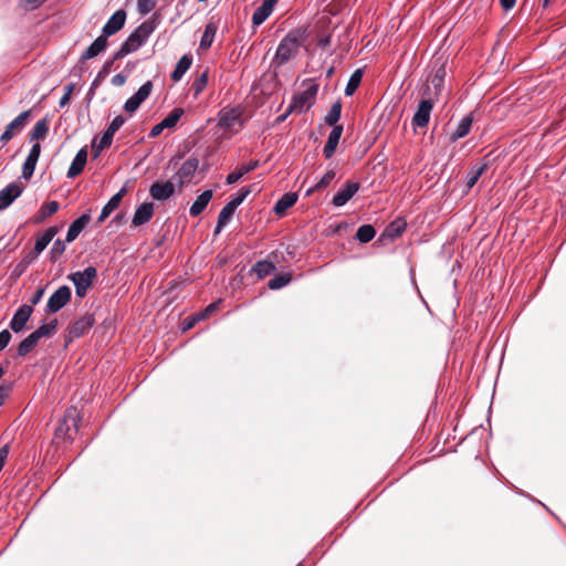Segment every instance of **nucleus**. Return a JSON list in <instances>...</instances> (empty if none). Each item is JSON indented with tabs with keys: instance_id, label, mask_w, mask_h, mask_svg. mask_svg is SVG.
Masks as SVG:
<instances>
[{
	"instance_id": "1",
	"label": "nucleus",
	"mask_w": 566,
	"mask_h": 566,
	"mask_svg": "<svg viewBox=\"0 0 566 566\" xmlns=\"http://www.w3.org/2000/svg\"><path fill=\"white\" fill-rule=\"evenodd\" d=\"M150 33V29L146 23L139 25L122 44L120 49L115 53L114 60H119L127 54L140 48Z\"/></svg>"
},
{
	"instance_id": "2",
	"label": "nucleus",
	"mask_w": 566,
	"mask_h": 566,
	"mask_svg": "<svg viewBox=\"0 0 566 566\" xmlns=\"http://www.w3.org/2000/svg\"><path fill=\"white\" fill-rule=\"evenodd\" d=\"M300 45L301 40L297 33L287 34L279 44L273 63L277 66L286 63L296 54Z\"/></svg>"
},
{
	"instance_id": "3",
	"label": "nucleus",
	"mask_w": 566,
	"mask_h": 566,
	"mask_svg": "<svg viewBox=\"0 0 566 566\" xmlns=\"http://www.w3.org/2000/svg\"><path fill=\"white\" fill-rule=\"evenodd\" d=\"M80 421L77 410L75 408L69 409L55 428V437L57 439L72 440L73 434L78 430Z\"/></svg>"
},
{
	"instance_id": "4",
	"label": "nucleus",
	"mask_w": 566,
	"mask_h": 566,
	"mask_svg": "<svg viewBox=\"0 0 566 566\" xmlns=\"http://www.w3.org/2000/svg\"><path fill=\"white\" fill-rule=\"evenodd\" d=\"M97 277V270L94 266H87L82 272H74L67 275L75 286V292L78 297H84L92 286L94 280Z\"/></svg>"
},
{
	"instance_id": "5",
	"label": "nucleus",
	"mask_w": 566,
	"mask_h": 566,
	"mask_svg": "<svg viewBox=\"0 0 566 566\" xmlns=\"http://www.w3.org/2000/svg\"><path fill=\"white\" fill-rule=\"evenodd\" d=\"M317 94V85L312 84L306 90L295 95L290 107L289 113H303L311 107Z\"/></svg>"
},
{
	"instance_id": "6",
	"label": "nucleus",
	"mask_w": 566,
	"mask_h": 566,
	"mask_svg": "<svg viewBox=\"0 0 566 566\" xmlns=\"http://www.w3.org/2000/svg\"><path fill=\"white\" fill-rule=\"evenodd\" d=\"M71 289L66 285L60 286L50 297L46 304V313H56L71 300Z\"/></svg>"
},
{
	"instance_id": "7",
	"label": "nucleus",
	"mask_w": 566,
	"mask_h": 566,
	"mask_svg": "<svg viewBox=\"0 0 566 566\" xmlns=\"http://www.w3.org/2000/svg\"><path fill=\"white\" fill-rule=\"evenodd\" d=\"M242 112L239 107H224L218 114L219 126L223 129L233 128L235 125L242 126Z\"/></svg>"
},
{
	"instance_id": "8",
	"label": "nucleus",
	"mask_w": 566,
	"mask_h": 566,
	"mask_svg": "<svg viewBox=\"0 0 566 566\" xmlns=\"http://www.w3.org/2000/svg\"><path fill=\"white\" fill-rule=\"evenodd\" d=\"M153 83L150 81H147L139 87V90L132 97H129L126 101L124 109L129 114L136 112L140 104L149 97Z\"/></svg>"
},
{
	"instance_id": "9",
	"label": "nucleus",
	"mask_w": 566,
	"mask_h": 566,
	"mask_svg": "<svg viewBox=\"0 0 566 566\" xmlns=\"http://www.w3.org/2000/svg\"><path fill=\"white\" fill-rule=\"evenodd\" d=\"M31 115L30 111L22 112L18 117H15L12 122H10L4 132L0 137V142L6 144L13 138L22 128L25 126L29 117Z\"/></svg>"
},
{
	"instance_id": "10",
	"label": "nucleus",
	"mask_w": 566,
	"mask_h": 566,
	"mask_svg": "<svg viewBox=\"0 0 566 566\" xmlns=\"http://www.w3.org/2000/svg\"><path fill=\"white\" fill-rule=\"evenodd\" d=\"M199 166V160L197 158L187 159L176 172L174 180L181 188L185 184H188L193 178Z\"/></svg>"
},
{
	"instance_id": "11",
	"label": "nucleus",
	"mask_w": 566,
	"mask_h": 566,
	"mask_svg": "<svg viewBox=\"0 0 566 566\" xmlns=\"http://www.w3.org/2000/svg\"><path fill=\"white\" fill-rule=\"evenodd\" d=\"M23 191V186L11 182L0 190V211L7 209Z\"/></svg>"
},
{
	"instance_id": "12",
	"label": "nucleus",
	"mask_w": 566,
	"mask_h": 566,
	"mask_svg": "<svg viewBox=\"0 0 566 566\" xmlns=\"http://www.w3.org/2000/svg\"><path fill=\"white\" fill-rule=\"evenodd\" d=\"M432 108L433 103L431 99H422L413 115L412 124L418 127H426L430 120Z\"/></svg>"
},
{
	"instance_id": "13",
	"label": "nucleus",
	"mask_w": 566,
	"mask_h": 566,
	"mask_svg": "<svg viewBox=\"0 0 566 566\" xmlns=\"http://www.w3.org/2000/svg\"><path fill=\"white\" fill-rule=\"evenodd\" d=\"M126 12L124 10H117L103 27L102 34L106 38L118 32L125 24Z\"/></svg>"
},
{
	"instance_id": "14",
	"label": "nucleus",
	"mask_w": 566,
	"mask_h": 566,
	"mask_svg": "<svg viewBox=\"0 0 566 566\" xmlns=\"http://www.w3.org/2000/svg\"><path fill=\"white\" fill-rule=\"evenodd\" d=\"M33 312V308L31 305H22L13 315L10 327L13 332L19 333L21 332L29 318L31 317V314Z\"/></svg>"
},
{
	"instance_id": "15",
	"label": "nucleus",
	"mask_w": 566,
	"mask_h": 566,
	"mask_svg": "<svg viewBox=\"0 0 566 566\" xmlns=\"http://www.w3.org/2000/svg\"><path fill=\"white\" fill-rule=\"evenodd\" d=\"M175 191L174 181L154 182L149 188V193L155 200H166Z\"/></svg>"
},
{
	"instance_id": "16",
	"label": "nucleus",
	"mask_w": 566,
	"mask_h": 566,
	"mask_svg": "<svg viewBox=\"0 0 566 566\" xmlns=\"http://www.w3.org/2000/svg\"><path fill=\"white\" fill-rule=\"evenodd\" d=\"M358 182L347 181L345 187L333 197V205L335 207H343L358 191Z\"/></svg>"
},
{
	"instance_id": "17",
	"label": "nucleus",
	"mask_w": 566,
	"mask_h": 566,
	"mask_svg": "<svg viewBox=\"0 0 566 566\" xmlns=\"http://www.w3.org/2000/svg\"><path fill=\"white\" fill-rule=\"evenodd\" d=\"M94 316L86 314L69 327V333L72 337H81L94 325Z\"/></svg>"
},
{
	"instance_id": "18",
	"label": "nucleus",
	"mask_w": 566,
	"mask_h": 566,
	"mask_svg": "<svg viewBox=\"0 0 566 566\" xmlns=\"http://www.w3.org/2000/svg\"><path fill=\"white\" fill-rule=\"evenodd\" d=\"M154 214V205L151 202L142 203L135 211L132 223L135 227L147 223Z\"/></svg>"
},
{
	"instance_id": "19",
	"label": "nucleus",
	"mask_w": 566,
	"mask_h": 566,
	"mask_svg": "<svg viewBox=\"0 0 566 566\" xmlns=\"http://www.w3.org/2000/svg\"><path fill=\"white\" fill-rule=\"evenodd\" d=\"M277 0H263L262 4L255 9L252 15V22L254 25L262 24L269 15L272 13L274 6Z\"/></svg>"
},
{
	"instance_id": "20",
	"label": "nucleus",
	"mask_w": 566,
	"mask_h": 566,
	"mask_svg": "<svg viewBox=\"0 0 566 566\" xmlns=\"http://www.w3.org/2000/svg\"><path fill=\"white\" fill-rule=\"evenodd\" d=\"M127 189L123 187L116 195H114L108 202L103 207L102 212L98 217V223L104 222L108 216L119 206L123 197L126 195Z\"/></svg>"
},
{
	"instance_id": "21",
	"label": "nucleus",
	"mask_w": 566,
	"mask_h": 566,
	"mask_svg": "<svg viewBox=\"0 0 566 566\" xmlns=\"http://www.w3.org/2000/svg\"><path fill=\"white\" fill-rule=\"evenodd\" d=\"M343 134V126H334L332 132L328 135L327 142L324 146L323 153L326 158H331L336 150V147L339 143L340 136Z\"/></svg>"
},
{
	"instance_id": "22",
	"label": "nucleus",
	"mask_w": 566,
	"mask_h": 566,
	"mask_svg": "<svg viewBox=\"0 0 566 566\" xmlns=\"http://www.w3.org/2000/svg\"><path fill=\"white\" fill-rule=\"evenodd\" d=\"M91 221V216L88 213L82 214L80 218L74 220L66 233V241L72 242L74 241L78 234L83 231V229Z\"/></svg>"
},
{
	"instance_id": "23",
	"label": "nucleus",
	"mask_w": 566,
	"mask_h": 566,
	"mask_svg": "<svg viewBox=\"0 0 566 566\" xmlns=\"http://www.w3.org/2000/svg\"><path fill=\"white\" fill-rule=\"evenodd\" d=\"M87 160V151L85 148H82L77 151L76 156L74 157L69 170H67V177L69 178H75L78 176L86 164Z\"/></svg>"
},
{
	"instance_id": "24",
	"label": "nucleus",
	"mask_w": 566,
	"mask_h": 566,
	"mask_svg": "<svg viewBox=\"0 0 566 566\" xmlns=\"http://www.w3.org/2000/svg\"><path fill=\"white\" fill-rule=\"evenodd\" d=\"M107 46V38L101 34L82 54L81 61H86L97 56Z\"/></svg>"
},
{
	"instance_id": "25",
	"label": "nucleus",
	"mask_w": 566,
	"mask_h": 566,
	"mask_svg": "<svg viewBox=\"0 0 566 566\" xmlns=\"http://www.w3.org/2000/svg\"><path fill=\"white\" fill-rule=\"evenodd\" d=\"M297 195L295 192H286L277 200L273 210L277 216H283L287 209L295 205Z\"/></svg>"
},
{
	"instance_id": "26",
	"label": "nucleus",
	"mask_w": 566,
	"mask_h": 566,
	"mask_svg": "<svg viewBox=\"0 0 566 566\" xmlns=\"http://www.w3.org/2000/svg\"><path fill=\"white\" fill-rule=\"evenodd\" d=\"M212 195V190L203 191L190 207L189 213L192 217H198L210 202Z\"/></svg>"
},
{
	"instance_id": "27",
	"label": "nucleus",
	"mask_w": 566,
	"mask_h": 566,
	"mask_svg": "<svg viewBox=\"0 0 566 566\" xmlns=\"http://www.w3.org/2000/svg\"><path fill=\"white\" fill-rule=\"evenodd\" d=\"M56 233H57L56 227H50L45 230L43 235L41 238H39L34 244V258L44 251V249L53 240V238L55 237Z\"/></svg>"
},
{
	"instance_id": "28",
	"label": "nucleus",
	"mask_w": 566,
	"mask_h": 566,
	"mask_svg": "<svg viewBox=\"0 0 566 566\" xmlns=\"http://www.w3.org/2000/svg\"><path fill=\"white\" fill-rule=\"evenodd\" d=\"M235 211V208L230 205L229 202L222 208V210L219 213L218 222L214 229V233H220L222 228L226 227L231 218L233 217V213Z\"/></svg>"
},
{
	"instance_id": "29",
	"label": "nucleus",
	"mask_w": 566,
	"mask_h": 566,
	"mask_svg": "<svg viewBox=\"0 0 566 566\" xmlns=\"http://www.w3.org/2000/svg\"><path fill=\"white\" fill-rule=\"evenodd\" d=\"M258 161H251L249 164L242 165L233 172L227 176V184L231 185L240 180L245 174L254 170L258 167Z\"/></svg>"
},
{
	"instance_id": "30",
	"label": "nucleus",
	"mask_w": 566,
	"mask_h": 566,
	"mask_svg": "<svg viewBox=\"0 0 566 566\" xmlns=\"http://www.w3.org/2000/svg\"><path fill=\"white\" fill-rule=\"evenodd\" d=\"M192 63V59L189 55H184L178 63L176 64L175 70L171 73V78L175 82H178L181 80L184 74L190 69Z\"/></svg>"
},
{
	"instance_id": "31",
	"label": "nucleus",
	"mask_w": 566,
	"mask_h": 566,
	"mask_svg": "<svg viewBox=\"0 0 566 566\" xmlns=\"http://www.w3.org/2000/svg\"><path fill=\"white\" fill-rule=\"evenodd\" d=\"M472 122H473V119H472L471 115L464 116L458 124L454 133L451 135V137H450L451 140H458V139L467 136L470 132Z\"/></svg>"
},
{
	"instance_id": "32",
	"label": "nucleus",
	"mask_w": 566,
	"mask_h": 566,
	"mask_svg": "<svg viewBox=\"0 0 566 566\" xmlns=\"http://www.w3.org/2000/svg\"><path fill=\"white\" fill-rule=\"evenodd\" d=\"M486 169V164L474 165L468 172L467 187L469 189L472 188L478 182L479 178L485 172Z\"/></svg>"
},
{
	"instance_id": "33",
	"label": "nucleus",
	"mask_w": 566,
	"mask_h": 566,
	"mask_svg": "<svg viewBox=\"0 0 566 566\" xmlns=\"http://www.w3.org/2000/svg\"><path fill=\"white\" fill-rule=\"evenodd\" d=\"M446 77V67L441 64L434 72V74L430 78V85L434 90V95H439L442 90Z\"/></svg>"
},
{
	"instance_id": "34",
	"label": "nucleus",
	"mask_w": 566,
	"mask_h": 566,
	"mask_svg": "<svg viewBox=\"0 0 566 566\" xmlns=\"http://www.w3.org/2000/svg\"><path fill=\"white\" fill-rule=\"evenodd\" d=\"M376 235V230L371 224H364L358 228L356 239L361 243L371 241Z\"/></svg>"
},
{
	"instance_id": "35",
	"label": "nucleus",
	"mask_w": 566,
	"mask_h": 566,
	"mask_svg": "<svg viewBox=\"0 0 566 566\" xmlns=\"http://www.w3.org/2000/svg\"><path fill=\"white\" fill-rule=\"evenodd\" d=\"M216 25L213 23H208L205 28L203 34L200 40L201 49H209L214 40L216 35Z\"/></svg>"
},
{
	"instance_id": "36",
	"label": "nucleus",
	"mask_w": 566,
	"mask_h": 566,
	"mask_svg": "<svg viewBox=\"0 0 566 566\" xmlns=\"http://www.w3.org/2000/svg\"><path fill=\"white\" fill-rule=\"evenodd\" d=\"M406 229V222L397 219L391 222L384 231L385 237L396 238L399 237Z\"/></svg>"
},
{
	"instance_id": "37",
	"label": "nucleus",
	"mask_w": 566,
	"mask_h": 566,
	"mask_svg": "<svg viewBox=\"0 0 566 566\" xmlns=\"http://www.w3.org/2000/svg\"><path fill=\"white\" fill-rule=\"evenodd\" d=\"M340 113H342V104L340 102H335L329 112L327 113V115L325 116V123L328 125V126H337L336 123L339 120L340 118Z\"/></svg>"
},
{
	"instance_id": "38",
	"label": "nucleus",
	"mask_w": 566,
	"mask_h": 566,
	"mask_svg": "<svg viewBox=\"0 0 566 566\" xmlns=\"http://www.w3.org/2000/svg\"><path fill=\"white\" fill-rule=\"evenodd\" d=\"M274 270V264L269 261H259L253 266V272L258 275L259 279L265 277L266 275L271 274Z\"/></svg>"
},
{
	"instance_id": "39",
	"label": "nucleus",
	"mask_w": 566,
	"mask_h": 566,
	"mask_svg": "<svg viewBox=\"0 0 566 566\" xmlns=\"http://www.w3.org/2000/svg\"><path fill=\"white\" fill-rule=\"evenodd\" d=\"M56 328V321H52L49 324H44L40 326L38 329H35L33 333H31L35 339L39 342L43 337H50L53 335Z\"/></svg>"
},
{
	"instance_id": "40",
	"label": "nucleus",
	"mask_w": 566,
	"mask_h": 566,
	"mask_svg": "<svg viewBox=\"0 0 566 566\" xmlns=\"http://www.w3.org/2000/svg\"><path fill=\"white\" fill-rule=\"evenodd\" d=\"M38 343L39 342L35 339V337L32 334H30L19 344L18 354L20 356L28 355L38 345Z\"/></svg>"
},
{
	"instance_id": "41",
	"label": "nucleus",
	"mask_w": 566,
	"mask_h": 566,
	"mask_svg": "<svg viewBox=\"0 0 566 566\" xmlns=\"http://www.w3.org/2000/svg\"><path fill=\"white\" fill-rule=\"evenodd\" d=\"M113 136V134L105 130L98 144L93 143V151L95 157H97L102 150L108 148L112 145Z\"/></svg>"
},
{
	"instance_id": "42",
	"label": "nucleus",
	"mask_w": 566,
	"mask_h": 566,
	"mask_svg": "<svg viewBox=\"0 0 566 566\" xmlns=\"http://www.w3.org/2000/svg\"><path fill=\"white\" fill-rule=\"evenodd\" d=\"M335 178V171L334 170H328L322 178L321 180L315 185L313 186L312 188H310L307 191H306V195H311L313 193L314 191H319L324 188H326L331 182L332 180Z\"/></svg>"
},
{
	"instance_id": "43",
	"label": "nucleus",
	"mask_w": 566,
	"mask_h": 566,
	"mask_svg": "<svg viewBox=\"0 0 566 566\" xmlns=\"http://www.w3.org/2000/svg\"><path fill=\"white\" fill-rule=\"evenodd\" d=\"M49 132V125L46 119H41L36 122L34 125L32 133H31V139H43Z\"/></svg>"
},
{
	"instance_id": "44",
	"label": "nucleus",
	"mask_w": 566,
	"mask_h": 566,
	"mask_svg": "<svg viewBox=\"0 0 566 566\" xmlns=\"http://www.w3.org/2000/svg\"><path fill=\"white\" fill-rule=\"evenodd\" d=\"M361 75H363L361 71H359V70L355 71L352 74V76L345 87V95L350 96L355 93V91L357 90V87L360 84Z\"/></svg>"
},
{
	"instance_id": "45",
	"label": "nucleus",
	"mask_w": 566,
	"mask_h": 566,
	"mask_svg": "<svg viewBox=\"0 0 566 566\" xmlns=\"http://www.w3.org/2000/svg\"><path fill=\"white\" fill-rule=\"evenodd\" d=\"M208 84V72L205 71L196 77L191 85L195 96H198L206 88Z\"/></svg>"
},
{
	"instance_id": "46",
	"label": "nucleus",
	"mask_w": 566,
	"mask_h": 566,
	"mask_svg": "<svg viewBox=\"0 0 566 566\" xmlns=\"http://www.w3.org/2000/svg\"><path fill=\"white\" fill-rule=\"evenodd\" d=\"M182 114V108H175L161 120V123L165 128H171L178 123Z\"/></svg>"
},
{
	"instance_id": "47",
	"label": "nucleus",
	"mask_w": 566,
	"mask_h": 566,
	"mask_svg": "<svg viewBox=\"0 0 566 566\" xmlns=\"http://www.w3.org/2000/svg\"><path fill=\"white\" fill-rule=\"evenodd\" d=\"M291 279H292L291 274H287V273L280 274V275H276L273 279H271L268 283V286L271 290H279V289L287 285L290 283Z\"/></svg>"
},
{
	"instance_id": "48",
	"label": "nucleus",
	"mask_w": 566,
	"mask_h": 566,
	"mask_svg": "<svg viewBox=\"0 0 566 566\" xmlns=\"http://www.w3.org/2000/svg\"><path fill=\"white\" fill-rule=\"evenodd\" d=\"M36 160L35 159H32L30 157H27L24 164H23V167H22V177L24 179H30L34 172V169H35V166H36Z\"/></svg>"
},
{
	"instance_id": "49",
	"label": "nucleus",
	"mask_w": 566,
	"mask_h": 566,
	"mask_svg": "<svg viewBox=\"0 0 566 566\" xmlns=\"http://www.w3.org/2000/svg\"><path fill=\"white\" fill-rule=\"evenodd\" d=\"M65 251V243L60 239L55 240L50 251L52 261H56Z\"/></svg>"
},
{
	"instance_id": "50",
	"label": "nucleus",
	"mask_w": 566,
	"mask_h": 566,
	"mask_svg": "<svg viewBox=\"0 0 566 566\" xmlns=\"http://www.w3.org/2000/svg\"><path fill=\"white\" fill-rule=\"evenodd\" d=\"M59 209V203L56 201H49L41 207V218L45 219L52 214H54Z\"/></svg>"
},
{
	"instance_id": "51",
	"label": "nucleus",
	"mask_w": 566,
	"mask_h": 566,
	"mask_svg": "<svg viewBox=\"0 0 566 566\" xmlns=\"http://www.w3.org/2000/svg\"><path fill=\"white\" fill-rule=\"evenodd\" d=\"M46 0H19L20 7L25 11H33L40 8Z\"/></svg>"
},
{
	"instance_id": "52",
	"label": "nucleus",
	"mask_w": 566,
	"mask_h": 566,
	"mask_svg": "<svg viewBox=\"0 0 566 566\" xmlns=\"http://www.w3.org/2000/svg\"><path fill=\"white\" fill-rule=\"evenodd\" d=\"M155 7V0H137L138 11L144 15L149 13Z\"/></svg>"
},
{
	"instance_id": "53",
	"label": "nucleus",
	"mask_w": 566,
	"mask_h": 566,
	"mask_svg": "<svg viewBox=\"0 0 566 566\" xmlns=\"http://www.w3.org/2000/svg\"><path fill=\"white\" fill-rule=\"evenodd\" d=\"M251 192L250 187L242 188L238 195L229 201L230 205H232L235 209L243 202V200L249 196Z\"/></svg>"
},
{
	"instance_id": "54",
	"label": "nucleus",
	"mask_w": 566,
	"mask_h": 566,
	"mask_svg": "<svg viewBox=\"0 0 566 566\" xmlns=\"http://www.w3.org/2000/svg\"><path fill=\"white\" fill-rule=\"evenodd\" d=\"M124 123L125 118L122 115H118L112 120L106 130L114 135L124 125Z\"/></svg>"
},
{
	"instance_id": "55",
	"label": "nucleus",
	"mask_w": 566,
	"mask_h": 566,
	"mask_svg": "<svg viewBox=\"0 0 566 566\" xmlns=\"http://www.w3.org/2000/svg\"><path fill=\"white\" fill-rule=\"evenodd\" d=\"M73 90H74V85L73 84H69V85L65 86V93H64V95L60 99V106L61 107H64L65 105H67L70 103Z\"/></svg>"
},
{
	"instance_id": "56",
	"label": "nucleus",
	"mask_w": 566,
	"mask_h": 566,
	"mask_svg": "<svg viewBox=\"0 0 566 566\" xmlns=\"http://www.w3.org/2000/svg\"><path fill=\"white\" fill-rule=\"evenodd\" d=\"M11 390H12L11 385H7V384L0 385V407L4 403V401L9 397Z\"/></svg>"
},
{
	"instance_id": "57",
	"label": "nucleus",
	"mask_w": 566,
	"mask_h": 566,
	"mask_svg": "<svg viewBox=\"0 0 566 566\" xmlns=\"http://www.w3.org/2000/svg\"><path fill=\"white\" fill-rule=\"evenodd\" d=\"M11 339V334L9 333V331L4 329L2 332H0V352L3 350L9 342Z\"/></svg>"
},
{
	"instance_id": "58",
	"label": "nucleus",
	"mask_w": 566,
	"mask_h": 566,
	"mask_svg": "<svg viewBox=\"0 0 566 566\" xmlns=\"http://www.w3.org/2000/svg\"><path fill=\"white\" fill-rule=\"evenodd\" d=\"M218 307L217 303H211L202 312L198 313V318L205 319Z\"/></svg>"
},
{
	"instance_id": "59",
	"label": "nucleus",
	"mask_w": 566,
	"mask_h": 566,
	"mask_svg": "<svg viewBox=\"0 0 566 566\" xmlns=\"http://www.w3.org/2000/svg\"><path fill=\"white\" fill-rule=\"evenodd\" d=\"M199 321H202L201 318H198V314L191 316V317H188L184 321V327L182 329L184 331H188L190 328H192L197 322Z\"/></svg>"
},
{
	"instance_id": "60",
	"label": "nucleus",
	"mask_w": 566,
	"mask_h": 566,
	"mask_svg": "<svg viewBox=\"0 0 566 566\" xmlns=\"http://www.w3.org/2000/svg\"><path fill=\"white\" fill-rule=\"evenodd\" d=\"M40 153H41V146H40V144L36 143L32 146L28 157L35 159L38 161L39 157H40Z\"/></svg>"
},
{
	"instance_id": "61",
	"label": "nucleus",
	"mask_w": 566,
	"mask_h": 566,
	"mask_svg": "<svg viewBox=\"0 0 566 566\" xmlns=\"http://www.w3.org/2000/svg\"><path fill=\"white\" fill-rule=\"evenodd\" d=\"M125 82H126V76L120 73L114 75L112 78V84L115 86H122L125 84Z\"/></svg>"
},
{
	"instance_id": "62",
	"label": "nucleus",
	"mask_w": 566,
	"mask_h": 566,
	"mask_svg": "<svg viewBox=\"0 0 566 566\" xmlns=\"http://www.w3.org/2000/svg\"><path fill=\"white\" fill-rule=\"evenodd\" d=\"M165 129V126L163 125V123H158L157 125H155L150 133H149V136L150 137H157L158 135H160V133Z\"/></svg>"
},
{
	"instance_id": "63",
	"label": "nucleus",
	"mask_w": 566,
	"mask_h": 566,
	"mask_svg": "<svg viewBox=\"0 0 566 566\" xmlns=\"http://www.w3.org/2000/svg\"><path fill=\"white\" fill-rule=\"evenodd\" d=\"M43 294H44V289H39V290L35 292V294L33 295V297L31 298V303H32L33 305L38 304V303L41 301V298H42Z\"/></svg>"
},
{
	"instance_id": "64",
	"label": "nucleus",
	"mask_w": 566,
	"mask_h": 566,
	"mask_svg": "<svg viewBox=\"0 0 566 566\" xmlns=\"http://www.w3.org/2000/svg\"><path fill=\"white\" fill-rule=\"evenodd\" d=\"M516 0H500L504 10H511L515 6Z\"/></svg>"
}]
</instances>
